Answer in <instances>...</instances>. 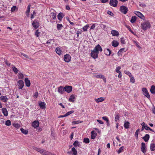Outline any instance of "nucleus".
<instances>
[{"mask_svg":"<svg viewBox=\"0 0 155 155\" xmlns=\"http://www.w3.org/2000/svg\"><path fill=\"white\" fill-rule=\"evenodd\" d=\"M102 49L101 47L99 45L96 46L94 49L91 51V55L94 59H96L98 57L99 51H102Z\"/></svg>","mask_w":155,"mask_h":155,"instance_id":"obj_1","label":"nucleus"},{"mask_svg":"<svg viewBox=\"0 0 155 155\" xmlns=\"http://www.w3.org/2000/svg\"><path fill=\"white\" fill-rule=\"evenodd\" d=\"M150 25L148 21H145L141 25V28L144 31H145L150 27Z\"/></svg>","mask_w":155,"mask_h":155,"instance_id":"obj_2","label":"nucleus"},{"mask_svg":"<svg viewBox=\"0 0 155 155\" xmlns=\"http://www.w3.org/2000/svg\"><path fill=\"white\" fill-rule=\"evenodd\" d=\"M118 3L117 0H110V5L113 7H116Z\"/></svg>","mask_w":155,"mask_h":155,"instance_id":"obj_3","label":"nucleus"},{"mask_svg":"<svg viewBox=\"0 0 155 155\" xmlns=\"http://www.w3.org/2000/svg\"><path fill=\"white\" fill-rule=\"evenodd\" d=\"M142 91L143 92V94L146 96L147 98H149L150 97V96L146 88H143L142 89Z\"/></svg>","mask_w":155,"mask_h":155,"instance_id":"obj_4","label":"nucleus"},{"mask_svg":"<svg viewBox=\"0 0 155 155\" xmlns=\"http://www.w3.org/2000/svg\"><path fill=\"white\" fill-rule=\"evenodd\" d=\"M134 13L141 19H142L143 20H145V19L144 16L140 12L138 11H136Z\"/></svg>","mask_w":155,"mask_h":155,"instance_id":"obj_5","label":"nucleus"},{"mask_svg":"<svg viewBox=\"0 0 155 155\" xmlns=\"http://www.w3.org/2000/svg\"><path fill=\"white\" fill-rule=\"evenodd\" d=\"M121 12L124 14H126L128 10V8L124 6H121L120 7Z\"/></svg>","mask_w":155,"mask_h":155,"instance_id":"obj_6","label":"nucleus"},{"mask_svg":"<svg viewBox=\"0 0 155 155\" xmlns=\"http://www.w3.org/2000/svg\"><path fill=\"white\" fill-rule=\"evenodd\" d=\"M64 61L67 62H68L71 60V57L69 54H66L64 55Z\"/></svg>","mask_w":155,"mask_h":155,"instance_id":"obj_7","label":"nucleus"},{"mask_svg":"<svg viewBox=\"0 0 155 155\" xmlns=\"http://www.w3.org/2000/svg\"><path fill=\"white\" fill-rule=\"evenodd\" d=\"M141 151L144 153H145L147 151V148L144 143H141Z\"/></svg>","mask_w":155,"mask_h":155,"instance_id":"obj_8","label":"nucleus"},{"mask_svg":"<svg viewBox=\"0 0 155 155\" xmlns=\"http://www.w3.org/2000/svg\"><path fill=\"white\" fill-rule=\"evenodd\" d=\"M64 89L68 93H70L72 90V87L71 86L66 85L64 87Z\"/></svg>","mask_w":155,"mask_h":155,"instance_id":"obj_9","label":"nucleus"},{"mask_svg":"<svg viewBox=\"0 0 155 155\" xmlns=\"http://www.w3.org/2000/svg\"><path fill=\"white\" fill-rule=\"evenodd\" d=\"M32 26L35 29L38 28L39 26V25L38 22L36 20H34L32 23Z\"/></svg>","mask_w":155,"mask_h":155,"instance_id":"obj_10","label":"nucleus"},{"mask_svg":"<svg viewBox=\"0 0 155 155\" xmlns=\"http://www.w3.org/2000/svg\"><path fill=\"white\" fill-rule=\"evenodd\" d=\"M24 85L23 81L21 80H19L18 81V85L19 89H22Z\"/></svg>","mask_w":155,"mask_h":155,"instance_id":"obj_11","label":"nucleus"},{"mask_svg":"<svg viewBox=\"0 0 155 155\" xmlns=\"http://www.w3.org/2000/svg\"><path fill=\"white\" fill-rule=\"evenodd\" d=\"M104 54L110 56L111 54V51L109 48H105L104 50Z\"/></svg>","mask_w":155,"mask_h":155,"instance_id":"obj_12","label":"nucleus"},{"mask_svg":"<svg viewBox=\"0 0 155 155\" xmlns=\"http://www.w3.org/2000/svg\"><path fill=\"white\" fill-rule=\"evenodd\" d=\"M0 100L2 101L3 102L6 103L7 102L8 100V98L6 96H1L0 97Z\"/></svg>","mask_w":155,"mask_h":155,"instance_id":"obj_13","label":"nucleus"},{"mask_svg":"<svg viewBox=\"0 0 155 155\" xmlns=\"http://www.w3.org/2000/svg\"><path fill=\"white\" fill-rule=\"evenodd\" d=\"M95 77L97 78H102L103 79L104 81V82H106V79L104 76L102 74H97L95 75Z\"/></svg>","mask_w":155,"mask_h":155,"instance_id":"obj_14","label":"nucleus"},{"mask_svg":"<svg viewBox=\"0 0 155 155\" xmlns=\"http://www.w3.org/2000/svg\"><path fill=\"white\" fill-rule=\"evenodd\" d=\"M39 122L38 120L35 121L32 123V126L35 128L39 127Z\"/></svg>","mask_w":155,"mask_h":155,"instance_id":"obj_15","label":"nucleus"},{"mask_svg":"<svg viewBox=\"0 0 155 155\" xmlns=\"http://www.w3.org/2000/svg\"><path fill=\"white\" fill-rule=\"evenodd\" d=\"M64 88L62 86H60L58 88V92L61 94L64 93Z\"/></svg>","mask_w":155,"mask_h":155,"instance_id":"obj_16","label":"nucleus"},{"mask_svg":"<svg viewBox=\"0 0 155 155\" xmlns=\"http://www.w3.org/2000/svg\"><path fill=\"white\" fill-rule=\"evenodd\" d=\"M102 118L106 121L107 126H109L110 125V122L108 118L106 116H104L102 117Z\"/></svg>","mask_w":155,"mask_h":155,"instance_id":"obj_17","label":"nucleus"},{"mask_svg":"<svg viewBox=\"0 0 155 155\" xmlns=\"http://www.w3.org/2000/svg\"><path fill=\"white\" fill-rule=\"evenodd\" d=\"M94 100L96 102L98 103L103 101L105 99L104 97H101L97 99H95Z\"/></svg>","mask_w":155,"mask_h":155,"instance_id":"obj_18","label":"nucleus"},{"mask_svg":"<svg viewBox=\"0 0 155 155\" xmlns=\"http://www.w3.org/2000/svg\"><path fill=\"white\" fill-rule=\"evenodd\" d=\"M45 103L44 102H41L39 104V105L42 109H44L46 108Z\"/></svg>","mask_w":155,"mask_h":155,"instance_id":"obj_19","label":"nucleus"},{"mask_svg":"<svg viewBox=\"0 0 155 155\" xmlns=\"http://www.w3.org/2000/svg\"><path fill=\"white\" fill-rule=\"evenodd\" d=\"M2 111L3 114L4 116H7L8 115V112L6 108H2Z\"/></svg>","mask_w":155,"mask_h":155,"instance_id":"obj_20","label":"nucleus"},{"mask_svg":"<svg viewBox=\"0 0 155 155\" xmlns=\"http://www.w3.org/2000/svg\"><path fill=\"white\" fill-rule=\"evenodd\" d=\"M111 34L114 36H117L119 35V33L117 31L113 30L111 31Z\"/></svg>","mask_w":155,"mask_h":155,"instance_id":"obj_21","label":"nucleus"},{"mask_svg":"<svg viewBox=\"0 0 155 155\" xmlns=\"http://www.w3.org/2000/svg\"><path fill=\"white\" fill-rule=\"evenodd\" d=\"M25 81L26 85L28 87H30L31 84L30 80H28V78H25Z\"/></svg>","mask_w":155,"mask_h":155,"instance_id":"obj_22","label":"nucleus"},{"mask_svg":"<svg viewBox=\"0 0 155 155\" xmlns=\"http://www.w3.org/2000/svg\"><path fill=\"white\" fill-rule=\"evenodd\" d=\"M91 138L92 139H95L97 136V133L94 130L91 131Z\"/></svg>","mask_w":155,"mask_h":155,"instance_id":"obj_23","label":"nucleus"},{"mask_svg":"<svg viewBox=\"0 0 155 155\" xmlns=\"http://www.w3.org/2000/svg\"><path fill=\"white\" fill-rule=\"evenodd\" d=\"M112 45L114 47L117 46L119 44V42L117 41L114 40L112 42Z\"/></svg>","mask_w":155,"mask_h":155,"instance_id":"obj_24","label":"nucleus"},{"mask_svg":"<svg viewBox=\"0 0 155 155\" xmlns=\"http://www.w3.org/2000/svg\"><path fill=\"white\" fill-rule=\"evenodd\" d=\"M75 99V96L74 94H72L70 96L69 99V101L70 102H74V99Z\"/></svg>","mask_w":155,"mask_h":155,"instance_id":"obj_25","label":"nucleus"},{"mask_svg":"<svg viewBox=\"0 0 155 155\" xmlns=\"http://www.w3.org/2000/svg\"><path fill=\"white\" fill-rule=\"evenodd\" d=\"M150 138V136L148 134H147L143 137V139L145 142H147L148 141Z\"/></svg>","mask_w":155,"mask_h":155,"instance_id":"obj_26","label":"nucleus"},{"mask_svg":"<svg viewBox=\"0 0 155 155\" xmlns=\"http://www.w3.org/2000/svg\"><path fill=\"white\" fill-rule=\"evenodd\" d=\"M50 16L52 18L51 19L55 20L56 18V13L54 12H52L50 14Z\"/></svg>","mask_w":155,"mask_h":155,"instance_id":"obj_27","label":"nucleus"},{"mask_svg":"<svg viewBox=\"0 0 155 155\" xmlns=\"http://www.w3.org/2000/svg\"><path fill=\"white\" fill-rule=\"evenodd\" d=\"M63 17V14L60 12L57 15L58 19L60 21H61Z\"/></svg>","mask_w":155,"mask_h":155,"instance_id":"obj_28","label":"nucleus"},{"mask_svg":"<svg viewBox=\"0 0 155 155\" xmlns=\"http://www.w3.org/2000/svg\"><path fill=\"white\" fill-rule=\"evenodd\" d=\"M150 148L151 151H154L155 150V144L153 143H151Z\"/></svg>","mask_w":155,"mask_h":155,"instance_id":"obj_29","label":"nucleus"},{"mask_svg":"<svg viewBox=\"0 0 155 155\" xmlns=\"http://www.w3.org/2000/svg\"><path fill=\"white\" fill-rule=\"evenodd\" d=\"M30 8L31 5H28L27 7V10L25 12L26 15L27 17H28L29 16V13L30 12Z\"/></svg>","mask_w":155,"mask_h":155,"instance_id":"obj_30","label":"nucleus"},{"mask_svg":"<svg viewBox=\"0 0 155 155\" xmlns=\"http://www.w3.org/2000/svg\"><path fill=\"white\" fill-rule=\"evenodd\" d=\"M42 154L43 155H56L45 150H44Z\"/></svg>","mask_w":155,"mask_h":155,"instance_id":"obj_31","label":"nucleus"},{"mask_svg":"<svg viewBox=\"0 0 155 155\" xmlns=\"http://www.w3.org/2000/svg\"><path fill=\"white\" fill-rule=\"evenodd\" d=\"M150 91L152 94H155V86L152 85L150 89Z\"/></svg>","mask_w":155,"mask_h":155,"instance_id":"obj_32","label":"nucleus"},{"mask_svg":"<svg viewBox=\"0 0 155 155\" xmlns=\"http://www.w3.org/2000/svg\"><path fill=\"white\" fill-rule=\"evenodd\" d=\"M55 51L56 53L59 55H60L61 54V51L59 48H56Z\"/></svg>","mask_w":155,"mask_h":155,"instance_id":"obj_33","label":"nucleus"},{"mask_svg":"<svg viewBox=\"0 0 155 155\" xmlns=\"http://www.w3.org/2000/svg\"><path fill=\"white\" fill-rule=\"evenodd\" d=\"M130 123L128 122H125L124 124V127L126 129H128L129 128V125Z\"/></svg>","mask_w":155,"mask_h":155,"instance_id":"obj_34","label":"nucleus"},{"mask_svg":"<svg viewBox=\"0 0 155 155\" xmlns=\"http://www.w3.org/2000/svg\"><path fill=\"white\" fill-rule=\"evenodd\" d=\"M137 19V17L135 16H132L130 21L131 23H134Z\"/></svg>","mask_w":155,"mask_h":155,"instance_id":"obj_35","label":"nucleus"},{"mask_svg":"<svg viewBox=\"0 0 155 155\" xmlns=\"http://www.w3.org/2000/svg\"><path fill=\"white\" fill-rule=\"evenodd\" d=\"M125 48H122L120 49L118 52V55L119 56L120 55H122V54H121V53H122L123 52H125Z\"/></svg>","mask_w":155,"mask_h":155,"instance_id":"obj_36","label":"nucleus"},{"mask_svg":"<svg viewBox=\"0 0 155 155\" xmlns=\"http://www.w3.org/2000/svg\"><path fill=\"white\" fill-rule=\"evenodd\" d=\"M20 130L21 132L25 134H28V131L27 130H25L23 128H21Z\"/></svg>","mask_w":155,"mask_h":155,"instance_id":"obj_37","label":"nucleus"},{"mask_svg":"<svg viewBox=\"0 0 155 155\" xmlns=\"http://www.w3.org/2000/svg\"><path fill=\"white\" fill-rule=\"evenodd\" d=\"M71 150L73 153V154L74 155H77V152L74 147H73L71 149Z\"/></svg>","mask_w":155,"mask_h":155,"instance_id":"obj_38","label":"nucleus"},{"mask_svg":"<svg viewBox=\"0 0 155 155\" xmlns=\"http://www.w3.org/2000/svg\"><path fill=\"white\" fill-rule=\"evenodd\" d=\"M119 118H120V116H119V114L118 113L116 114L115 115V121L116 122H117V120H119Z\"/></svg>","mask_w":155,"mask_h":155,"instance_id":"obj_39","label":"nucleus"},{"mask_svg":"<svg viewBox=\"0 0 155 155\" xmlns=\"http://www.w3.org/2000/svg\"><path fill=\"white\" fill-rule=\"evenodd\" d=\"M73 145L75 147H76L77 146H79L80 145V144L77 140H76L74 141L73 143Z\"/></svg>","mask_w":155,"mask_h":155,"instance_id":"obj_40","label":"nucleus"},{"mask_svg":"<svg viewBox=\"0 0 155 155\" xmlns=\"http://www.w3.org/2000/svg\"><path fill=\"white\" fill-rule=\"evenodd\" d=\"M82 122V121L80 120L74 121L72 122V123L73 124H75L81 123Z\"/></svg>","mask_w":155,"mask_h":155,"instance_id":"obj_41","label":"nucleus"},{"mask_svg":"<svg viewBox=\"0 0 155 155\" xmlns=\"http://www.w3.org/2000/svg\"><path fill=\"white\" fill-rule=\"evenodd\" d=\"M5 125L7 126H9L11 125V122L10 120H7L5 123Z\"/></svg>","mask_w":155,"mask_h":155,"instance_id":"obj_42","label":"nucleus"},{"mask_svg":"<svg viewBox=\"0 0 155 155\" xmlns=\"http://www.w3.org/2000/svg\"><path fill=\"white\" fill-rule=\"evenodd\" d=\"M130 82L133 83H134L135 82V80L133 76H131L130 77Z\"/></svg>","mask_w":155,"mask_h":155,"instance_id":"obj_43","label":"nucleus"},{"mask_svg":"<svg viewBox=\"0 0 155 155\" xmlns=\"http://www.w3.org/2000/svg\"><path fill=\"white\" fill-rule=\"evenodd\" d=\"M124 149V147H121L118 150L117 152L118 153H120L122 152Z\"/></svg>","mask_w":155,"mask_h":155,"instance_id":"obj_44","label":"nucleus"},{"mask_svg":"<svg viewBox=\"0 0 155 155\" xmlns=\"http://www.w3.org/2000/svg\"><path fill=\"white\" fill-rule=\"evenodd\" d=\"M12 69L13 71L15 73H17L18 72V69H17V68L15 67V66L13 67H12Z\"/></svg>","mask_w":155,"mask_h":155,"instance_id":"obj_45","label":"nucleus"},{"mask_svg":"<svg viewBox=\"0 0 155 155\" xmlns=\"http://www.w3.org/2000/svg\"><path fill=\"white\" fill-rule=\"evenodd\" d=\"M83 142L86 143H88L90 142V140L88 138H85L84 139Z\"/></svg>","mask_w":155,"mask_h":155,"instance_id":"obj_46","label":"nucleus"},{"mask_svg":"<svg viewBox=\"0 0 155 155\" xmlns=\"http://www.w3.org/2000/svg\"><path fill=\"white\" fill-rule=\"evenodd\" d=\"M124 73L126 74H127V75H128L129 76V77L132 76L131 74L129 71H124Z\"/></svg>","mask_w":155,"mask_h":155,"instance_id":"obj_47","label":"nucleus"},{"mask_svg":"<svg viewBox=\"0 0 155 155\" xmlns=\"http://www.w3.org/2000/svg\"><path fill=\"white\" fill-rule=\"evenodd\" d=\"M88 27L89 26L88 25H86L83 27L82 28L83 29V31H87Z\"/></svg>","mask_w":155,"mask_h":155,"instance_id":"obj_48","label":"nucleus"},{"mask_svg":"<svg viewBox=\"0 0 155 155\" xmlns=\"http://www.w3.org/2000/svg\"><path fill=\"white\" fill-rule=\"evenodd\" d=\"M18 78L20 79H22L23 78V75L22 73H20L18 74Z\"/></svg>","mask_w":155,"mask_h":155,"instance_id":"obj_49","label":"nucleus"},{"mask_svg":"<svg viewBox=\"0 0 155 155\" xmlns=\"http://www.w3.org/2000/svg\"><path fill=\"white\" fill-rule=\"evenodd\" d=\"M62 27V24H58L57 25V29L58 30H60L61 28Z\"/></svg>","mask_w":155,"mask_h":155,"instance_id":"obj_50","label":"nucleus"},{"mask_svg":"<svg viewBox=\"0 0 155 155\" xmlns=\"http://www.w3.org/2000/svg\"><path fill=\"white\" fill-rule=\"evenodd\" d=\"M74 112V111L73 110H71L70 111L68 112L65 114V116H67L70 114L73 113Z\"/></svg>","mask_w":155,"mask_h":155,"instance_id":"obj_51","label":"nucleus"},{"mask_svg":"<svg viewBox=\"0 0 155 155\" xmlns=\"http://www.w3.org/2000/svg\"><path fill=\"white\" fill-rule=\"evenodd\" d=\"M133 42L136 45L138 48H140V47L137 41H135V40H133Z\"/></svg>","mask_w":155,"mask_h":155,"instance_id":"obj_52","label":"nucleus"},{"mask_svg":"<svg viewBox=\"0 0 155 155\" xmlns=\"http://www.w3.org/2000/svg\"><path fill=\"white\" fill-rule=\"evenodd\" d=\"M40 32H39V31L38 30H36L35 32V35L37 37H38L39 36V35L40 34Z\"/></svg>","mask_w":155,"mask_h":155,"instance_id":"obj_53","label":"nucleus"},{"mask_svg":"<svg viewBox=\"0 0 155 155\" xmlns=\"http://www.w3.org/2000/svg\"><path fill=\"white\" fill-rule=\"evenodd\" d=\"M140 131V129H138L136 131L135 133V136L137 137V138H138V132Z\"/></svg>","mask_w":155,"mask_h":155,"instance_id":"obj_54","label":"nucleus"},{"mask_svg":"<svg viewBox=\"0 0 155 155\" xmlns=\"http://www.w3.org/2000/svg\"><path fill=\"white\" fill-rule=\"evenodd\" d=\"M13 126L16 128H18L20 127V125L18 124H13Z\"/></svg>","mask_w":155,"mask_h":155,"instance_id":"obj_55","label":"nucleus"},{"mask_svg":"<svg viewBox=\"0 0 155 155\" xmlns=\"http://www.w3.org/2000/svg\"><path fill=\"white\" fill-rule=\"evenodd\" d=\"M17 8V7L15 6H13L11 9V11L12 12H13L14 11L15 9Z\"/></svg>","mask_w":155,"mask_h":155,"instance_id":"obj_56","label":"nucleus"},{"mask_svg":"<svg viewBox=\"0 0 155 155\" xmlns=\"http://www.w3.org/2000/svg\"><path fill=\"white\" fill-rule=\"evenodd\" d=\"M121 69V67L120 66H118V67H117L115 70L117 72H120V71L119 70Z\"/></svg>","mask_w":155,"mask_h":155,"instance_id":"obj_57","label":"nucleus"},{"mask_svg":"<svg viewBox=\"0 0 155 155\" xmlns=\"http://www.w3.org/2000/svg\"><path fill=\"white\" fill-rule=\"evenodd\" d=\"M107 14H108V15H109L111 16H113L114 15L113 13L112 12H111V11H107Z\"/></svg>","mask_w":155,"mask_h":155,"instance_id":"obj_58","label":"nucleus"},{"mask_svg":"<svg viewBox=\"0 0 155 155\" xmlns=\"http://www.w3.org/2000/svg\"><path fill=\"white\" fill-rule=\"evenodd\" d=\"M121 43L122 44H124L125 43V41L124 39V38L123 37H122L121 38V40H120Z\"/></svg>","mask_w":155,"mask_h":155,"instance_id":"obj_59","label":"nucleus"},{"mask_svg":"<svg viewBox=\"0 0 155 155\" xmlns=\"http://www.w3.org/2000/svg\"><path fill=\"white\" fill-rule=\"evenodd\" d=\"M139 5L140 6L142 7L143 8L145 7L146 6V5H145L144 4H142V3L140 4Z\"/></svg>","mask_w":155,"mask_h":155,"instance_id":"obj_60","label":"nucleus"},{"mask_svg":"<svg viewBox=\"0 0 155 155\" xmlns=\"http://www.w3.org/2000/svg\"><path fill=\"white\" fill-rule=\"evenodd\" d=\"M81 31H77L76 34L77 35V37H78L79 36V35L80 34H81Z\"/></svg>","mask_w":155,"mask_h":155,"instance_id":"obj_61","label":"nucleus"},{"mask_svg":"<svg viewBox=\"0 0 155 155\" xmlns=\"http://www.w3.org/2000/svg\"><path fill=\"white\" fill-rule=\"evenodd\" d=\"M44 150H43V149L40 148L38 152L42 154L44 151Z\"/></svg>","mask_w":155,"mask_h":155,"instance_id":"obj_62","label":"nucleus"},{"mask_svg":"<svg viewBox=\"0 0 155 155\" xmlns=\"http://www.w3.org/2000/svg\"><path fill=\"white\" fill-rule=\"evenodd\" d=\"M97 121L99 123L103 124H104V122L101 120H97Z\"/></svg>","mask_w":155,"mask_h":155,"instance_id":"obj_63","label":"nucleus"},{"mask_svg":"<svg viewBox=\"0 0 155 155\" xmlns=\"http://www.w3.org/2000/svg\"><path fill=\"white\" fill-rule=\"evenodd\" d=\"M21 54L22 55H23V56L25 57H26L27 58H29V57L28 55H26V54H25L24 53H21Z\"/></svg>","mask_w":155,"mask_h":155,"instance_id":"obj_64","label":"nucleus"}]
</instances>
